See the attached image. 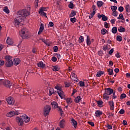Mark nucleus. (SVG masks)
Listing matches in <instances>:
<instances>
[{"label": "nucleus", "mask_w": 130, "mask_h": 130, "mask_svg": "<svg viewBox=\"0 0 130 130\" xmlns=\"http://www.w3.org/2000/svg\"><path fill=\"white\" fill-rule=\"evenodd\" d=\"M27 16H30V12L28 10L26 9L19 10L17 12V16L14 19L15 23L19 26L20 22H22V20H25Z\"/></svg>", "instance_id": "nucleus-1"}, {"label": "nucleus", "mask_w": 130, "mask_h": 130, "mask_svg": "<svg viewBox=\"0 0 130 130\" xmlns=\"http://www.w3.org/2000/svg\"><path fill=\"white\" fill-rule=\"evenodd\" d=\"M113 93V89L110 88H107L105 89V93H104L103 98L106 100H108L109 99V96H107L108 95H111Z\"/></svg>", "instance_id": "nucleus-2"}, {"label": "nucleus", "mask_w": 130, "mask_h": 130, "mask_svg": "<svg viewBox=\"0 0 130 130\" xmlns=\"http://www.w3.org/2000/svg\"><path fill=\"white\" fill-rule=\"evenodd\" d=\"M5 59L6 60L5 65L7 68H11V67H13L14 62H13V60H12V57L10 55L5 56Z\"/></svg>", "instance_id": "nucleus-3"}, {"label": "nucleus", "mask_w": 130, "mask_h": 130, "mask_svg": "<svg viewBox=\"0 0 130 130\" xmlns=\"http://www.w3.org/2000/svg\"><path fill=\"white\" fill-rule=\"evenodd\" d=\"M0 85H3L6 88H11V86L12 85L11 81L4 79L0 80Z\"/></svg>", "instance_id": "nucleus-4"}, {"label": "nucleus", "mask_w": 130, "mask_h": 130, "mask_svg": "<svg viewBox=\"0 0 130 130\" xmlns=\"http://www.w3.org/2000/svg\"><path fill=\"white\" fill-rule=\"evenodd\" d=\"M51 110V107L49 105H46L44 107V115L46 117L47 115H49V113Z\"/></svg>", "instance_id": "nucleus-5"}, {"label": "nucleus", "mask_w": 130, "mask_h": 130, "mask_svg": "<svg viewBox=\"0 0 130 130\" xmlns=\"http://www.w3.org/2000/svg\"><path fill=\"white\" fill-rule=\"evenodd\" d=\"M6 101L9 105H14L15 104V100L12 96L8 97Z\"/></svg>", "instance_id": "nucleus-6"}, {"label": "nucleus", "mask_w": 130, "mask_h": 130, "mask_svg": "<svg viewBox=\"0 0 130 130\" xmlns=\"http://www.w3.org/2000/svg\"><path fill=\"white\" fill-rule=\"evenodd\" d=\"M18 114H19L18 112L11 111L6 114V116H7V117H13V116H15V115H18Z\"/></svg>", "instance_id": "nucleus-7"}, {"label": "nucleus", "mask_w": 130, "mask_h": 130, "mask_svg": "<svg viewBox=\"0 0 130 130\" xmlns=\"http://www.w3.org/2000/svg\"><path fill=\"white\" fill-rule=\"evenodd\" d=\"M21 119L22 121H24L25 123H27V122H29L30 121V118L29 117L27 116V115H23L21 117Z\"/></svg>", "instance_id": "nucleus-8"}, {"label": "nucleus", "mask_w": 130, "mask_h": 130, "mask_svg": "<svg viewBox=\"0 0 130 130\" xmlns=\"http://www.w3.org/2000/svg\"><path fill=\"white\" fill-rule=\"evenodd\" d=\"M16 119L18 125H20V126H22L23 124H24V121L22 120V118L19 117H17Z\"/></svg>", "instance_id": "nucleus-9"}, {"label": "nucleus", "mask_w": 130, "mask_h": 130, "mask_svg": "<svg viewBox=\"0 0 130 130\" xmlns=\"http://www.w3.org/2000/svg\"><path fill=\"white\" fill-rule=\"evenodd\" d=\"M6 42L9 45H12V44H14V41H13V39L10 38V37H8Z\"/></svg>", "instance_id": "nucleus-10"}, {"label": "nucleus", "mask_w": 130, "mask_h": 130, "mask_svg": "<svg viewBox=\"0 0 130 130\" xmlns=\"http://www.w3.org/2000/svg\"><path fill=\"white\" fill-rule=\"evenodd\" d=\"M59 126L60 128H63L66 126V120L64 119H62L59 122Z\"/></svg>", "instance_id": "nucleus-11"}, {"label": "nucleus", "mask_w": 130, "mask_h": 130, "mask_svg": "<svg viewBox=\"0 0 130 130\" xmlns=\"http://www.w3.org/2000/svg\"><path fill=\"white\" fill-rule=\"evenodd\" d=\"M71 123H72V125L74 126V127L76 128L77 127V125H78V122L74 119V118H71Z\"/></svg>", "instance_id": "nucleus-12"}, {"label": "nucleus", "mask_w": 130, "mask_h": 130, "mask_svg": "<svg viewBox=\"0 0 130 130\" xmlns=\"http://www.w3.org/2000/svg\"><path fill=\"white\" fill-rule=\"evenodd\" d=\"M13 62L14 66H18L21 62V60L18 58H15L14 59Z\"/></svg>", "instance_id": "nucleus-13"}, {"label": "nucleus", "mask_w": 130, "mask_h": 130, "mask_svg": "<svg viewBox=\"0 0 130 130\" xmlns=\"http://www.w3.org/2000/svg\"><path fill=\"white\" fill-rule=\"evenodd\" d=\"M52 109H56L58 107V104L56 102H53L51 103Z\"/></svg>", "instance_id": "nucleus-14"}, {"label": "nucleus", "mask_w": 130, "mask_h": 130, "mask_svg": "<svg viewBox=\"0 0 130 130\" xmlns=\"http://www.w3.org/2000/svg\"><path fill=\"white\" fill-rule=\"evenodd\" d=\"M27 30V28H23L22 29H21V33L22 34V35H21V37H22V39H24V38H26V37H27V36L26 37V36H24V35H25V33H26V31Z\"/></svg>", "instance_id": "nucleus-15"}, {"label": "nucleus", "mask_w": 130, "mask_h": 130, "mask_svg": "<svg viewBox=\"0 0 130 130\" xmlns=\"http://www.w3.org/2000/svg\"><path fill=\"white\" fill-rule=\"evenodd\" d=\"M43 30H44V25H43V24L42 23L40 25L39 31L38 33V35H40V34H41V32H43Z\"/></svg>", "instance_id": "nucleus-16"}, {"label": "nucleus", "mask_w": 130, "mask_h": 130, "mask_svg": "<svg viewBox=\"0 0 130 130\" xmlns=\"http://www.w3.org/2000/svg\"><path fill=\"white\" fill-rule=\"evenodd\" d=\"M109 104L110 106V110H114V103L113 101L109 102Z\"/></svg>", "instance_id": "nucleus-17"}, {"label": "nucleus", "mask_w": 130, "mask_h": 130, "mask_svg": "<svg viewBox=\"0 0 130 130\" xmlns=\"http://www.w3.org/2000/svg\"><path fill=\"white\" fill-rule=\"evenodd\" d=\"M102 114H103V112L100 110H97L95 111V116L96 117H99V116L102 115Z\"/></svg>", "instance_id": "nucleus-18"}, {"label": "nucleus", "mask_w": 130, "mask_h": 130, "mask_svg": "<svg viewBox=\"0 0 130 130\" xmlns=\"http://www.w3.org/2000/svg\"><path fill=\"white\" fill-rule=\"evenodd\" d=\"M38 67L42 69H44V68H45V64L43 63V62L40 61L38 63Z\"/></svg>", "instance_id": "nucleus-19"}, {"label": "nucleus", "mask_w": 130, "mask_h": 130, "mask_svg": "<svg viewBox=\"0 0 130 130\" xmlns=\"http://www.w3.org/2000/svg\"><path fill=\"white\" fill-rule=\"evenodd\" d=\"M81 100H82L81 96H78L74 100V102H75V103H79Z\"/></svg>", "instance_id": "nucleus-20"}, {"label": "nucleus", "mask_w": 130, "mask_h": 130, "mask_svg": "<svg viewBox=\"0 0 130 130\" xmlns=\"http://www.w3.org/2000/svg\"><path fill=\"white\" fill-rule=\"evenodd\" d=\"M77 15V12L75 10H72L71 14H70V17L72 18V17H75Z\"/></svg>", "instance_id": "nucleus-21"}, {"label": "nucleus", "mask_w": 130, "mask_h": 130, "mask_svg": "<svg viewBox=\"0 0 130 130\" xmlns=\"http://www.w3.org/2000/svg\"><path fill=\"white\" fill-rule=\"evenodd\" d=\"M58 94L59 95V97H60L61 99H63V91H57Z\"/></svg>", "instance_id": "nucleus-22"}, {"label": "nucleus", "mask_w": 130, "mask_h": 130, "mask_svg": "<svg viewBox=\"0 0 130 130\" xmlns=\"http://www.w3.org/2000/svg\"><path fill=\"white\" fill-rule=\"evenodd\" d=\"M87 45L89 46L91 45V41H90V36L87 35V40H86Z\"/></svg>", "instance_id": "nucleus-23"}, {"label": "nucleus", "mask_w": 130, "mask_h": 130, "mask_svg": "<svg viewBox=\"0 0 130 130\" xmlns=\"http://www.w3.org/2000/svg\"><path fill=\"white\" fill-rule=\"evenodd\" d=\"M55 92H54V89L53 88H51L49 91V96H51L53 94H54Z\"/></svg>", "instance_id": "nucleus-24"}, {"label": "nucleus", "mask_w": 130, "mask_h": 130, "mask_svg": "<svg viewBox=\"0 0 130 130\" xmlns=\"http://www.w3.org/2000/svg\"><path fill=\"white\" fill-rule=\"evenodd\" d=\"M118 31L121 32H125V28L120 26L119 28L118 29Z\"/></svg>", "instance_id": "nucleus-25"}, {"label": "nucleus", "mask_w": 130, "mask_h": 130, "mask_svg": "<svg viewBox=\"0 0 130 130\" xmlns=\"http://www.w3.org/2000/svg\"><path fill=\"white\" fill-rule=\"evenodd\" d=\"M108 75H109V76H113V69H111L110 68L108 69Z\"/></svg>", "instance_id": "nucleus-26"}, {"label": "nucleus", "mask_w": 130, "mask_h": 130, "mask_svg": "<svg viewBox=\"0 0 130 130\" xmlns=\"http://www.w3.org/2000/svg\"><path fill=\"white\" fill-rule=\"evenodd\" d=\"M96 4L99 8H101V7L104 4V3H103L102 1H98Z\"/></svg>", "instance_id": "nucleus-27"}, {"label": "nucleus", "mask_w": 130, "mask_h": 130, "mask_svg": "<svg viewBox=\"0 0 130 130\" xmlns=\"http://www.w3.org/2000/svg\"><path fill=\"white\" fill-rule=\"evenodd\" d=\"M46 11H47L46 10V8L41 7V8H40V10L39 11V14H40V13H41V12H46Z\"/></svg>", "instance_id": "nucleus-28"}, {"label": "nucleus", "mask_w": 130, "mask_h": 130, "mask_svg": "<svg viewBox=\"0 0 130 130\" xmlns=\"http://www.w3.org/2000/svg\"><path fill=\"white\" fill-rule=\"evenodd\" d=\"M104 71H99L97 74L96 76V77H101V76H102V75H104Z\"/></svg>", "instance_id": "nucleus-29"}, {"label": "nucleus", "mask_w": 130, "mask_h": 130, "mask_svg": "<svg viewBox=\"0 0 130 130\" xmlns=\"http://www.w3.org/2000/svg\"><path fill=\"white\" fill-rule=\"evenodd\" d=\"M112 32L113 34H116L117 32V27H116V26L113 27L112 29Z\"/></svg>", "instance_id": "nucleus-30"}, {"label": "nucleus", "mask_w": 130, "mask_h": 130, "mask_svg": "<svg viewBox=\"0 0 130 130\" xmlns=\"http://www.w3.org/2000/svg\"><path fill=\"white\" fill-rule=\"evenodd\" d=\"M125 10H126V13H129V12H130L129 5H127L125 6Z\"/></svg>", "instance_id": "nucleus-31"}, {"label": "nucleus", "mask_w": 130, "mask_h": 130, "mask_svg": "<svg viewBox=\"0 0 130 130\" xmlns=\"http://www.w3.org/2000/svg\"><path fill=\"white\" fill-rule=\"evenodd\" d=\"M53 72H58V71L59 70V68L57 66H53Z\"/></svg>", "instance_id": "nucleus-32"}, {"label": "nucleus", "mask_w": 130, "mask_h": 130, "mask_svg": "<svg viewBox=\"0 0 130 130\" xmlns=\"http://www.w3.org/2000/svg\"><path fill=\"white\" fill-rule=\"evenodd\" d=\"M116 40L117 41H119V42H121V41H122V37H121L120 36H117Z\"/></svg>", "instance_id": "nucleus-33"}, {"label": "nucleus", "mask_w": 130, "mask_h": 130, "mask_svg": "<svg viewBox=\"0 0 130 130\" xmlns=\"http://www.w3.org/2000/svg\"><path fill=\"white\" fill-rule=\"evenodd\" d=\"M57 108L58 109V111H60L61 116H62V113H63L62 109H61V108H60V107H59L58 106V107H57Z\"/></svg>", "instance_id": "nucleus-34"}, {"label": "nucleus", "mask_w": 130, "mask_h": 130, "mask_svg": "<svg viewBox=\"0 0 130 130\" xmlns=\"http://www.w3.org/2000/svg\"><path fill=\"white\" fill-rule=\"evenodd\" d=\"M118 20H124L123 17V15L122 14H120L119 16L117 17Z\"/></svg>", "instance_id": "nucleus-35"}, {"label": "nucleus", "mask_w": 130, "mask_h": 130, "mask_svg": "<svg viewBox=\"0 0 130 130\" xmlns=\"http://www.w3.org/2000/svg\"><path fill=\"white\" fill-rule=\"evenodd\" d=\"M111 9L113 12L116 11V10H117V7L115 6H112L111 7Z\"/></svg>", "instance_id": "nucleus-36"}, {"label": "nucleus", "mask_w": 130, "mask_h": 130, "mask_svg": "<svg viewBox=\"0 0 130 130\" xmlns=\"http://www.w3.org/2000/svg\"><path fill=\"white\" fill-rule=\"evenodd\" d=\"M106 32H108V31L105 28L101 30V34L102 35H105V34H106Z\"/></svg>", "instance_id": "nucleus-37"}, {"label": "nucleus", "mask_w": 130, "mask_h": 130, "mask_svg": "<svg viewBox=\"0 0 130 130\" xmlns=\"http://www.w3.org/2000/svg\"><path fill=\"white\" fill-rule=\"evenodd\" d=\"M4 12H5L6 14H9L10 13V10H9L8 7H5V8L4 9Z\"/></svg>", "instance_id": "nucleus-38"}, {"label": "nucleus", "mask_w": 130, "mask_h": 130, "mask_svg": "<svg viewBox=\"0 0 130 130\" xmlns=\"http://www.w3.org/2000/svg\"><path fill=\"white\" fill-rule=\"evenodd\" d=\"M102 20L103 21H106L107 20H108V18L107 17V16H105L104 14H102Z\"/></svg>", "instance_id": "nucleus-39"}, {"label": "nucleus", "mask_w": 130, "mask_h": 130, "mask_svg": "<svg viewBox=\"0 0 130 130\" xmlns=\"http://www.w3.org/2000/svg\"><path fill=\"white\" fill-rule=\"evenodd\" d=\"M78 41H79V43H82L84 42V38L83 37V36L80 37Z\"/></svg>", "instance_id": "nucleus-40"}, {"label": "nucleus", "mask_w": 130, "mask_h": 130, "mask_svg": "<svg viewBox=\"0 0 130 130\" xmlns=\"http://www.w3.org/2000/svg\"><path fill=\"white\" fill-rule=\"evenodd\" d=\"M38 3H39V0H35V7L36 9H37V8H38Z\"/></svg>", "instance_id": "nucleus-41"}, {"label": "nucleus", "mask_w": 130, "mask_h": 130, "mask_svg": "<svg viewBox=\"0 0 130 130\" xmlns=\"http://www.w3.org/2000/svg\"><path fill=\"white\" fill-rule=\"evenodd\" d=\"M95 14H96V11H93L92 13H91L89 15V19H92V18L94 17V15H95Z\"/></svg>", "instance_id": "nucleus-42"}, {"label": "nucleus", "mask_w": 130, "mask_h": 130, "mask_svg": "<svg viewBox=\"0 0 130 130\" xmlns=\"http://www.w3.org/2000/svg\"><path fill=\"white\" fill-rule=\"evenodd\" d=\"M98 103V105L99 106V107H101V105L103 104V102L102 101H96Z\"/></svg>", "instance_id": "nucleus-43"}, {"label": "nucleus", "mask_w": 130, "mask_h": 130, "mask_svg": "<svg viewBox=\"0 0 130 130\" xmlns=\"http://www.w3.org/2000/svg\"><path fill=\"white\" fill-rule=\"evenodd\" d=\"M66 101H67V103H68V104H71L72 102L71 98H68L66 100Z\"/></svg>", "instance_id": "nucleus-44"}, {"label": "nucleus", "mask_w": 130, "mask_h": 130, "mask_svg": "<svg viewBox=\"0 0 130 130\" xmlns=\"http://www.w3.org/2000/svg\"><path fill=\"white\" fill-rule=\"evenodd\" d=\"M117 15H118V12L117 11H113L112 13V15L114 16V17H117Z\"/></svg>", "instance_id": "nucleus-45"}, {"label": "nucleus", "mask_w": 130, "mask_h": 130, "mask_svg": "<svg viewBox=\"0 0 130 130\" xmlns=\"http://www.w3.org/2000/svg\"><path fill=\"white\" fill-rule=\"evenodd\" d=\"M68 6L70 9H74V4L72 2H70Z\"/></svg>", "instance_id": "nucleus-46"}, {"label": "nucleus", "mask_w": 130, "mask_h": 130, "mask_svg": "<svg viewBox=\"0 0 130 130\" xmlns=\"http://www.w3.org/2000/svg\"><path fill=\"white\" fill-rule=\"evenodd\" d=\"M51 60L52 61H53V62H55L57 60V58H56L55 56H53L52 57Z\"/></svg>", "instance_id": "nucleus-47"}, {"label": "nucleus", "mask_w": 130, "mask_h": 130, "mask_svg": "<svg viewBox=\"0 0 130 130\" xmlns=\"http://www.w3.org/2000/svg\"><path fill=\"white\" fill-rule=\"evenodd\" d=\"M126 98V94H125V93H122L120 95V99H124V98Z\"/></svg>", "instance_id": "nucleus-48"}, {"label": "nucleus", "mask_w": 130, "mask_h": 130, "mask_svg": "<svg viewBox=\"0 0 130 130\" xmlns=\"http://www.w3.org/2000/svg\"><path fill=\"white\" fill-rule=\"evenodd\" d=\"M70 21L71 22H72V23H75L76 22V21H77V19L76 18V17L71 18Z\"/></svg>", "instance_id": "nucleus-49"}, {"label": "nucleus", "mask_w": 130, "mask_h": 130, "mask_svg": "<svg viewBox=\"0 0 130 130\" xmlns=\"http://www.w3.org/2000/svg\"><path fill=\"white\" fill-rule=\"evenodd\" d=\"M79 84L80 87H84L85 86V82L84 81L79 82Z\"/></svg>", "instance_id": "nucleus-50"}, {"label": "nucleus", "mask_w": 130, "mask_h": 130, "mask_svg": "<svg viewBox=\"0 0 130 130\" xmlns=\"http://www.w3.org/2000/svg\"><path fill=\"white\" fill-rule=\"evenodd\" d=\"M53 50H54V52H57V51L58 50V47L56 46H54L53 47Z\"/></svg>", "instance_id": "nucleus-51"}, {"label": "nucleus", "mask_w": 130, "mask_h": 130, "mask_svg": "<svg viewBox=\"0 0 130 130\" xmlns=\"http://www.w3.org/2000/svg\"><path fill=\"white\" fill-rule=\"evenodd\" d=\"M40 14L42 16H43L44 17H45V18H47V16H46V13L45 12H40Z\"/></svg>", "instance_id": "nucleus-52"}, {"label": "nucleus", "mask_w": 130, "mask_h": 130, "mask_svg": "<svg viewBox=\"0 0 130 130\" xmlns=\"http://www.w3.org/2000/svg\"><path fill=\"white\" fill-rule=\"evenodd\" d=\"M5 64V61L4 60H0V67H3Z\"/></svg>", "instance_id": "nucleus-53"}, {"label": "nucleus", "mask_w": 130, "mask_h": 130, "mask_svg": "<svg viewBox=\"0 0 130 130\" xmlns=\"http://www.w3.org/2000/svg\"><path fill=\"white\" fill-rule=\"evenodd\" d=\"M123 10H124V9L122 6H120L118 8V11H119V12H123Z\"/></svg>", "instance_id": "nucleus-54"}, {"label": "nucleus", "mask_w": 130, "mask_h": 130, "mask_svg": "<svg viewBox=\"0 0 130 130\" xmlns=\"http://www.w3.org/2000/svg\"><path fill=\"white\" fill-rule=\"evenodd\" d=\"M87 123L88 124H90L91 126H94L95 124H94V122L92 121H88Z\"/></svg>", "instance_id": "nucleus-55"}, {"label": "nucleus", "mask_w": 130, "mask_h": 130, "mask_svg": "<svg viewBox=\"0 0 130 130\" xmlns=\"http://www.w3.org/2000/svg\"><path fill=\"white\" fill-rule=\"evenodd\" d=\"M32 53H36V52H37V49L36 48V47H34L32 48Z\"/></svg>", "instance_id": "nucleus-56"}, {"label": "nucleus", "mask_w": 130, "mask_h": 130, "mask_svg": "<svg viewBox=\"0 0 130 130\" xmlns=\"http://www.w3.org/2000/svg\"><path fill=\"white\" fill-rule=\"evenodd\" d=\"M77 92H78V90H77V89H73V92L72 93V96H73V95H75V94H76Z\"/></svg>", "instance_id": "nucleus-57"}, {"label": "nucleus", "mask_w": 130, "mask_h": 130, "mask_svg": "<svg viewBox=\"0 0 130 130\" xmlns=\"http://www.w3.org/2000/svg\"><path fill=\"white\" fill-rule=\"evenodd\" d=\"M105 28H109V24L106 22H105Z\"/></svg>", "instance_id": "nucleus-58"}, {"label": "nucleus", "mask_w": 130, "mask_h": 130, "mask_svg": "<svg viewBox=\"0 0 130 130\" xmlns=\"http://www.w3.org/2000/svg\"><path fill=\"white\" fill-rule=\"evenodd\" d=\"M124 112H125L124 110V109H121L119 111V114H124Z\"/></svg>", "instance_id": "nucleus-59"}, {"label": "nucleus", "mask_w": 130, "mask_h": 130, "mask_svg": "<svg viewBox=\"0 0 130 130\" xmlns=\"http://www.w3.org/2000/svg\"><path fill=\"white\" fill-rule=\"evenodd\" d=\"M113 51H114V50H113V49H111L109 51V54H110V55H111V54H112V53H113Z\"/></svg>", "instance_id": "nucleus-60"}, {"label": "nucleus", "mask_w": 130, "mask_h": 130, "mask_svg": "<svg viewBox=\"0 0 130 130\" xmlns=\"http://www.w3.org/2000/svg\"><path fill=\"white\" fill-rule=\"evenodd\" d=\"M70 86H71V83H66L65 82V87L66 88H68V87H70Z\"/></svg>", "instance_id": "nucleus-61"}, {"label": "nucleus", "mask_w": 130, "mask_h": 130, "mask_svg": "<svg viewBox=\"0 0 130 130\" xmlns=\"http://www.w3.org/2000/svg\"><path fill=\"white\" fill-rule=\"evenodd\" d=\"M113 95L112 96L113 99H115L117 98V96L115 95V91L113 92Z\"/></svg>", "instance_id": "nucleus-62"}, {"label": "nucleus", "mask_w": 130, "mask_h": 130, "mask_svg": "<svg viewBox=\"0 0 130 130\" xmlns=\"http://www.w3.org/2000/svg\"><path fill=\"white\" fill-rule=\"evenodd\" d=\"M54 24H53V22L50 21L49 23V26L50 27H53Z\"/></svg>", "instance_id": "nucleus-63"}, {"label": "nucleus", "mask_w": 130, "mask_h": 130, "mask_svg": "<svg viewBox=\"0 0 130 130\" xmlns=\"http://www.w3.org/2000/svg\"><path fill=\"white\" fill-rule=\"evenodd\" d=\"M99 55H100V56H102V55L103 54V51H99L98 52Z\"/></svg>", "instance_id": "nucleus-64"}]
</instances>
